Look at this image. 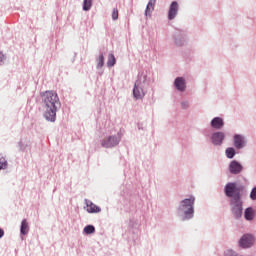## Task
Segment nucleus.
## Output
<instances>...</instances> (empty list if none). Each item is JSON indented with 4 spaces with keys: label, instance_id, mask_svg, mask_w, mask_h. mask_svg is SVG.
<instances>
[{
    "label": "nucleus",
    "instance_id": "0eeeda50",
    "mask_svg": "<svg viewBox=\"0 0 256 256\" xmlns=\"http://www.w3.org/2000/svg\"><path fill=\"white\" fill-rule=\"evenodd\" d=\"M120 139L116 136H109L108 138L104 139L101 143L102 147L109 149L111 147H115V145H119Z\"/></svg>",
    "mask_w": 256,
    "mask_h": 256
},
{
    "label": "nucleus",
    "instance_id": "4468645a",
    "mask_svg": "<svg viewBox=\"0 0 256 256\" xmlns=\"http://www.w3.org/2000/svg\"><path fill=\"white\" fill-rule=\"evenodd\" d=\"M234 147H236V149H243L245 147V138L239 134L235 135Z\"/></svg>",
    "mask_w": 256,
    "mask_h": 256
},
{
    "label": "nucleus",
    "instance_id": "ddd939ff",
    "mask_svg": "<svg viewBox=\"0 0 256 256\" xmlns=\"http://www.w3.org/2000/svg\"><path fill=\"white\" fill-rule=\"evenodd\" d=\"M155 3L156 0H149L144 13L146 19H149V17H151V13L155 11Z\"/></svg>",
    "mask_w": 256,
    "mask_h": 256
},
{
    "label": "nucleus",
    "instance_id": "b1692460",
    "mask_svg": "<svg viewBox=\"0 0 256 256\" xmlns=\"http://www.w3.org/2000/svg\"><path fill=\"white\" fill-rule=\"evenodd\" d=\"M112 19H113V21H117L119 19V10H117V8L113 9Z\"/></svg>",
    "mask_w": 256,
    "mask_h": 256
},
{
    "label": "nucleus",
    "instance_id": "a211bd4d",
    "mask_svg": "<svg viewBox=\"0 0 256 256\" xmlns=\"http://www.w3.org/2000/svg\"><path fill=\"white\" fill-rule=\"evenodd\" d=\"M175 43L178 47H183V45H185V36H183L182 34H176Z\"/></svg>",
    "mask_w": 256,
    "mask_h": 256
},
{
    "label": "nucleus",
    "instance_id": "5701e85b",
    "mask_svg": "<svg viewBox=\"0 0 256 256\" xmlns=\"http://www.w3.org/2000/svg\"><path fill=\"white\" fill-rule=\"evenodd\" d=\"M226 157L228 159H233L235 157V148H227L226 149Z\"/></svg>",
    "mask_w": 256,
    "mask_h": 256
},
{
    "label": "nucleus",
    "instance_id": "6ab92c4d",
    "mask_svg": "<svg viewBox=\"0 0 256 256\" xmlns=\"http://www.w3.org/2000/svg\"><path fill=\"white\" fill-rule=\"evenodd\" d=\"M117 63V59L115 58L114 54H109L108 55V60H107V67H115V64Z\"/></svg>",
    "mask_w": 256,
    "mask_h": 256
},
{
    "label": "nucleus",
    "instance_id": "393cba45",
    "mask_svg": "<svg viewBox=\"0 0 256 256\" xmlns=\"http://www.w3.org/2000/svg\"><path fill=\"white\" fill-rule=\"evenodd\" d=\"M5 54L3 52H0V65H5Z\"/></svg>",
    "mask_w": 256,
    "mask_h": 256
},
{
    "label": "nucleus",
    "instance_id": "6e6552de",
    "mask_svg": "<svg viewBox=\"0 0 256 256\" xmlns=\"http://www.w3.org/2000/svg\"><path fill=\"white\" fill-rule=\"evenodd\" d=\"M177 13H179V3H177V1H173L168 11L169 21H173V19L177 17Z\"/></svg>",
    "mask_w": 256,
    "mask_h": 256
},
{
    "label": "nucleus",
    "instance_id": "f3484780",
    "mask_svg": "<svg viewBox=\"0 0 256 256\" xmlns=\"http://www.w3.org/2000/svg\"><path fill=\"white\" fill-rule=\"evenodd\" d=\"M244 217L247 221H253L255 218V210H253V208H247L244 212Z\"/></svg>",
    "mask_w": 256,
    "mask_h": 256
},
{
    "label": "nucleus",
    "instance_id": "9b49d317",
    "mask_svg": "<svg viewBox=\"0 0 256 256\" xmlns=\"http://www.w3.org/2000/svg\"><path fill=\"white\" fill-rule=\"evenodd\" d=\"M174 86L176 87L177 91H185L187 89V84L185 83V78L177 77L174 81Z\"/></svg>",
    "mask_w": 256,
    "mask_h": 256
},
{
    "label": "nucleus",
    "instance_id": "f8f14e48",
    "mask_svg": "<svg viewBox=\"0 0 256 256\" xmlns=\"http://www.w3.org/2000/svg\"><path fill=\"white\" fill-rule=\"evenodd\" d=\"M97 65L96 69L98 70V75H103V65H105V56L103 53H100L98 58L96 59Z\"/></svg>",
    "mask_w": 256,
    "mask_h": 256
},
{
    "label": "nucleus",
    "instance_id": "aec40b11",
    "mask_svg": "<svg viewBox=\"0 0 256 256\" xmlns=\"http://www.w3.org/2000/svg\"><path fill=\"white\" fill-rule=\"evenodd\" d=\"M20 231L22 235H27L29 232V224L27 223V219L22 220Z\"/></svg>",
    "mask_w": 256,
    "mask_h": 256
},
{
    "label": "nucleus",
    "instance_id": "4be33fe9",
    "mask_svg": "<svg viewBox=\"0 0 256 256\" xmlns=\"http://www.w3.org/2000/svg\"><path fill=\"white\" fill-rule=\"evenodd\" d=\"M84 233H85L86 235H91V234L95 233V226H93V225H88V226H86V227L84 228Z\"/></svg>",
    "mask_w": 256,
    "mask_h": 256
},
{
    "label": "nucleus",
    "instance_id": "39448f33",
    "mask_svg": "<svg viewBox=\"0 0 256 256\" xmlns=\"http://www.w3.org/2000/svg\"><path fill=\"white\" fill-rule=\"evenodd\" d=\"M231 211L236 219H239L241 215H243V201L241 198L237 197V199L230 200Z\"/></svg>",
    "mask_w": 256,
    "mask_h": 256
},
{
    "label": "nucleus",
    "instance_id": "cd10ccee",
    "mask_svg": "<svg viewBox=\"0 0 256 256\" xmlns=\"http://www.w3.org/2000/svg\"><path fill=\"white\" fill-rule=\"evenodd\" d=\"M181 107L182 109H189V102H182Z\"/></svg>",
    "mask_w": 256,
    "mask_h": 256
},
{
    "label": "nucleus",
    "instance_id": "dca6fc26",
    "mask_svg": "<svg viewBox=\"0 0 256 256\" xmlns=\"http://www.w3.org/2000/svg\"><path fill=\"white\" fill-rule=\"evenodd\" d=\"M223 139H225V134H223V132H217L212 135V143L214 145H221Z\"/></svg>",
    "mask_w": 256,
    "mask_h": 256
},
{
    "label": "nucleus",
    "instance_id": "7ed1b4c3",
    "mask_svg": "<svg viewBox=\"0 0 256 256\" xmlns=\"http://www.w3.org/2000/svg\"><path fill=\"white\" fill-rule=\"evenodd\" d=\"M193 205H195V197L193 196L180 202V209L181 211H184L186 219H192L193 213H195Z\"/></svg>",
    "mask_w": 256,
    "mask_h": 256
},
{
    "label": "nucleus",
    "instance_id": "412c9836",
    "mask_svg": "<svg viewBox=\"0 0 256 256\" xmlns=\"http://www.w3.org/2000/svg\"><path fill=\"white\" fill-rule=\"evenodd\" d=\"M91 7H93V0H83V11H91Z\"/></svg>",
    "mask_w": 256,
    "mask_h": 256
},
{
    "label": "nucleus",
    "instance_id": "f257e3e1",
    "mask_svg": "<svg viewBox=\"0 0 256 256\" xmlns=\"http://www.w3.org/2000/svg\"><path fill=\"white\" fill-rule=\"evenodd\" d=\"M41 105L44 111V119L50 121V123H55L57 120V111L61 109V100L59 95L55 91H45L40 94Z\"/></svg>",
    "mask_w": 256,
    "mask_h": 256
},
{
    "label": "nucleus",
    "instance_id": "f03ea898",
    "mask_svg": "<svg viewBox=\"0 0 256 256\" xmlns=\"http://www.w3.org/2000/svg\"><path fill=\"white\" fill-rule=\"evenodd\" d=\"M151 85V78L147 76V73H139L137 80L134 83L133 97L136 100L143 99L147 94V89Z\"/></svg>",
    "mask_w": 256,
    "mask_h": 256
},
{
    "label": "nucleus",
    "instance_id": "1a4fd4ad",
    "mask_svg": "<svg viewBox=\"0 0 256 256\" xmlns=\"http://www.w3.org/2000/svg\"><path fill=\"white\" fill-rule=\"evenodd\" d=\"M229 171L232 175H239L241 171H243V165L241 163L237 162V160H233L229 164Z\"/></svg>",
    "mask_w": 256,
    "mask_h": 256
},
{
    "label": "nucleus",
    "instance_id": "bb28decb",
    "mask_svg": "<svg viewBox=\"0 0 256 256\" xmlns=\"http://www.w3.org/2000/svg\"><path fill=\"white\" fill-rule=\"evenodd\" d=\"M5 167H7V161H5V160L1 161L0 160V169H5Z\"/></svg>",
    "mask_w": 256,
    "mask_h": 256
},
{
    "label": "nucleus",
    "instance_id": "c85d7f7f",
    "mask_svg": "<svg viewBox=\"0 0 256 256\" xmlns=\"http://www.w3.org/2000/svg\"><path fill=\"white\" fill-rule=\"evenodd\" d=\"M3 235H5V231H3V229L0 228V239L1 237H3Z\"/></svg>",
    "mask_w": 256,
    "mask_h": 256
},
{
    "label": "nucleus",
    "instance_id": "a878e982",
    "mask_svg": "<svg viewBox=\"0 0 256 256\" xmlns=\"http://www.w3.org/2000/svg\"><path fill=\"white\" fill-rule=\"evenodd\" d=\"M250 198L255 201L256 200V187L252 189L250 193Z\"/></svg>",
    "mask_w": 256,
    "mask_h": 256
},
{
    "label": "nucleus",
    "instance_id": "9d476101",
    "mask_svg": "<svg viewBox=\"0 0 256 256\" xmlns=\"http://www.w3.org/2000/svg\"><path fill=\"white\" fill-rule=\"evenodd\" d=\"M85 204L87 213H101V208L91 202V200H86Z\"/></svg>",
    "mask_w": 256,
    "mask_h": 256
},
{
    "label": "nucleus",
    "instance_id": "20e7f679",
    "mask_svg": "<svg viewBox=\"0 0 256 256\" xmlns=\"http://www.w3.org/2000/svg\"><path fill=\"white\" fill-rule=\"evenodd\" d=\"M224 193L226 197H230L232 199H241V188L237 187V183L229 182L225 185Z\"/></svg>",
    "mask_w": 256,
    "mask_h": 256
},
{
    "label": "nucleus",
    "instance_id": "423d86ee",
    "mask_svg": "<svg viewBox=\"0 0 256 256\" xmlns=\"http://www.w3.org/2000/svg\"><path fill=\"white\" fill-rule=\"evenodd\" d=\"M253 243H255V238H253V235L251 234H245L239 241V245L243 249H248V247H251Z\"/></svg>",
    "mask_w": 256,
    "mask_h": 256
},
{
    "label": "nucleus",
    "instance_id": "2eb2a0df",
    "mask_svg": "<svg viewBox=\"0 0 256 256\" xmlns=\"http://www.w3.org/2000/svg\"><path fill=\"white\" fill-rule=\"evenodd\" d=\"M224 125L225 122L221 117H215L211 121V127H213V129H223Z\"/></svg>",
    "mask_w": 256,
    "mask_h": 256
}]
</instances>
